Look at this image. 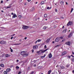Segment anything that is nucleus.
<instances>
[{"mask_svg": "<svg viewBox=\"0 0 74 74\" xmlns=\"http://www.w3.org/2000/svg\"><path fill=\"white\" fill-rule=\"evenodd\" d=\"M67 53V52L66 51H64L62 54V56H63V55H66Z\"/></svg>", "mask_w": 74, "mask_h": 74, "instance_id": "9b49d317", "label": "nucleus"}, {"mask_svg": "<svg viewBox=\"0 0 74 74\" xmlns=\"http://www.w3.org/2000/svg\"><path fill=\"white\" fill-rule=\"evenodd\" d=\"M36 64H34V67H36Z\"/></svg>", "mask_w": 74, "mask_h": 74, "instance_id": "8fccbe9b", "label": "nucleus"}, {"mask_svg": "<svg viewBox=\"0 0 74 74\" xmlns=\"http://www.w3.org/2000/svg\"><path fill=\"white\" fill-rule=\"evenodd\" d=\"M0 28H2V29H4V27H0Z\"/></svg>", "mask_w": 74, "mask_h": 74, "instance_id": "13d9d810", "label": "nucleus"}, {"mask_svg": "<svg viewBox=\"0 0 74 74\" xmlns=\"http://www.w3.org/2000/svg\"><path fill=\"white\" fill-rule=\"evenodd\" d=\"M55 12H58V10L56 9H55Z\"/></svg>", "mask_w": 74, "mask_h": 74, "instance_id": "a19ab883", "label": "nucleus"}, {"mask_svg": "<svg viewBox=\"0 0 74 74\" xmlns=\"http://www.w3.org/2000/svg\"><path fill=\"white\" fill-rule=\"evenodd\" d=\"M64 27V26H63L62 27V29H63Z\"/></svg>", "mask_w": 74, "mask_h": 74, "instance_id": "69168bd1", "label": "nucleus"}, {"mask_svg": "<svg viewBox=\"0 0 74 74\" xmlns=\"http://www.w3.org/2000/svg\"><path fill=\"white\" fill-rule=\"evenodd\" d=\"M74 10V9L73 8H72L71 9V13L72 12V11H73V10Z\"/></svg>", "mask_w": 74, "mask_h": 74, "instance_id": "c756f323", "label": "nucleus"}, {"mask_svg": "<svg viewBox=\"0 0 74 74\" xmlns=\"http://www.w3.org/2000/svg\"><path fill=\"white\" fill-rule=\"evenodd\" d=\"M47 16V14H44V17H45V18H46Z\"/></svg>", "mask_w": 74, "mask_h": 74, "instance_id": "a878e982", "label": "nucleus"}, {"mask_svg": "<svg viewBox=\"0 0 74 74\" xmlns=\"http://www.w3.org/2000/svg\"><path fill=\"white\" fill-rule=\"evenodd\" d=\"M45 56H46V55L45 54H44V56H42L41 57L42 59H43V58H45Z\"/></svg>", "mask_w": 74, "mask_h": 74, "instance_id": "4be33fe9", "label": "nucleus"}, {"mask_svg": "<svg viewBox=\"0 0 74 74\" xmlns=\"http://www.w3.org/2000/svg\"><path fill=\"white\" fill-rule=\"evenodd\" d=\"M14 38V37H13V36H12V37L10 38V39H11V40H12V38Z\"/></svg>", "mask_w": 74, "mask_h": 74, "instance_id": "09e8293b", "label": "nucleus"}, {"mask_svg": "<svg viewBox=\"0 0 74 74\" xmlns=\"http://www.w3.org/2000/svg\"><path fill=\"white\" fill-rule=\"evenodd\" d=\"M72 35H73V33H71L68 36V38H70L72 36Z\"/></svg>", "mask_w": 74, "mask_h": 74, "instance_id": "9d476101", "label": "nucleus"}, {"mask_svg": "<svg viewBox=\"0 0 74 74\" xmlns=\"http://www.w3.org/2000/svg\"><path fill=\"white\" fill-rule=\"evenodd\" d=\"M4 56H5V53H3V54H2V56L4 57Z\"/></svg>", "mask_w": 74, "mask_h": 74, "instance_id": "e433bc0d", "label": "nucleus"}, {"mask_svg": "<svg viewBox=\"0 0 74 74\" xmlns=\"http://www.w3.org/2000/svg\"><path fill=\"white\" fill-rule=\"evenodd\" d=\"M46 29H47V27L46 26H44L43 27V29L44 30H45Z\"/></svg>", "mask_w": 74, "mask_h": 74, "instance_id": "5701e85b", "label": "nucleus"}, {"mask_svg": "<svg viewBox=\"0 0 74 74\" xmlns=\"http://www.w3.org/2000/svg\"><path fill=\"white\" fill-rule=\"evenodd\" d=\"M15 34H14L11 35V36H15Z\"/></svg>", "mask_w": 74, "mask_h": 74, "instance_id": "864d4df0", "label": "nucleus"}, {"mask_svg": "<svg viewBox=\"0 0 74 74\" xmlns=\"http://www.w3.org/2000/svg\"><path fill=\"white\" fill-rule=\"evenodd\" d=\"M16 62L17 63H18V62H19V60H17Z\"/></svg>", "mask_w": 74, "mask_h": 74, "instance_id": "c03bdc74", "label": "nucleus"}, {"mask_svg": "<svg viewBox=\"0 0 74 74\" xmlns=\"http://www.w3.org/2000/svg\"><path fill=\"white\" fill-rule=\"evenodd\" d=\"M66 67H69V65H67L66 66Z\"/></svg>", "mask_w": 74, "mask_h": 74, "instance_id": "4d7b16f0", "label": "nucleus"}, {"mask_svg": "<svg viewBox=\"0 0 74 74\" xmlns=\"http://www.w3.org/2000/svg\"><path fill=\"white\" fill-rule=\"evenodd\" d=\"M45 20H46V21H47V19L46 18V19H45Z\"/></svg>", "mask_w": 74, "mask_h": 74, "instance_id": "774afa93", "label": "nucleus"}, {"mask_svg": "<svg viewBox=\"0 0 74 74\" xmlns=\"http://www.w3.org/2000/svg\"><path fill=\"white\" fill-rule=\"evenodd\" d=\"M71 60L72 62H74V58H71Z\"/></svg>", "mask_w": 74, "mask_h": 74, "instance_id": "cd10ccee", "label": "nucleus"}, {"mask_svg": "<svg viewBox=\"0 0 74 74\" xmlns=\"http://www.w3.org/2000/svg\"><path fill=\"white\" fill-rule=\"evenodd\" d=\"M72 23L71 21H69L67 24V26H70V25H71Z\"/></svg>", "mask_w": 74, "mask_h": 74, "instance_id": "39448f33", "label": "nucleus"}, {"mask_svg": "<svg viewBox=\"0 0 74 74\" xmlns=\"http://www.w3.org/2000/svg\"><path fill=\"white\" fill-rule=\"evenodd\" d=\"M52 7H50V8L49 7H47V10H50V9H51Z\"/></svg>", "mask_w": 74, "mask_h": 74, "instance_id": "412c9836", "label": "nucleus"}, {"mask_svg": "<svg viewBox=\"0 0 74 74\" xmlns=\"http://www.w3.org/2000/svg\"><path fill=\"white\" fill-rule=\"evenodd\" d=\"M34 10H35L34 8L33 7L32 8V11H34Z\"/></svg>", "mask_w": 74, "mask_h": 74, "instance_id": "72a5a7b5", "label": "nucleus"}, {"mask_svg": "<svg viewBox=\"0 0 74 74\" xmlns=\"http://www.w3.org/2000/svg\"><path fill=\"white\" fill-rule=\"evenodd\" d=\"M10 51L11 52H13V50H12V49H11L10 50Z\"/></svg>", "mask_w": 74, "mask_h": 74, "instance_id": "37998d69", "label": "nucleus"}, {"mask_svg": "<svg viewBox=\"0 0 74 74\" xmlns=\"http://www.w3.org/2000/svg\"><path fill=\"white\" fill-rule=\"evenodd\" d=\"M5 56L6 58H8L10 56V55L8 54H6L5 55Z\"/></svg>", "mask_w": 74, "mask_h": 74, "instance_id": "f3484780", "label": "nucleus"}, {"mask_svg": "<svg viewBox=\"0 0 74 74\" xmlns=\"http://www.w3.org/2000/svg\"><path fill=\"white\" fill-rule=\"evenodd\" d=\"M31 0H27V1H28V2H30V1H31Z\"/></svg>", "mask_w": 74, "mask_h": 74, "instance_id": "3c124183", "label": "nucleus"}, {"mask_svg": "<svg viewBox=\"0 0 74 74\" xmlns=\"http://www.w3.org/2000/svg\"><path fill=\"white\" fill-rule=\"evenodd\" d=\"M20 54L23 57H26V56H28V53H26V52H25V51H21Z\"/></svg>", "mask_w": 74, "mask_h": 74, "instance_id": "f257e3e1", "label": "nucleus"}, {"mask_svg": "<svg viewBox=\"0 0 74 74\" xmlns=\"http://www.w3.org/2000/svg\"><path fill=\"white\" fill-rule=\"evenodd\" d=\"M51 71H52L51 70H49L48 72V74H50V73H51Z\"/></svg>", "mask_w": 74, "mask_h": 74, "instance_id": "aec40b11", "label": "nucleus"}, {"mask_svg": "<svg viewBox=\"0 0 74 74\" xmlns=\"http://www.w3.org/2000/svg\"><path fill=\"white\" fill-rule=\"evenodd\" d=\"M48 49H47L44 50L43 51H42V50H40L39 51H37V53H39V52H41L40 53V54H41L42 53H44V52H46V51H47V50H48Z\"/></svg>", "mask_w": 74, "mask_h": 74, "instance_id": "f03ea898", "label": "nucleus"}, {"mask_svg": "<svg viewBox=\"0 0 74 74\" xmlns=\"http://www.w3.org/2000/svg\"><path fill=\"white\" fill-rule=\"evenodd\" d=\"M65 44H66V45H70V44H71V42L69 41L66 42L65 43Z\"/></svg>", "mask_w": 74, "mask_h": 74, "instance_id": "0eeeda50", "label": "nucleus"}, {"mask_svg": "<svg viewBox=\"0 0 74 74\" xmlns=\"http://www.w3.org/2000/svg\"><path fill=\"white\" fill-rule=\"evenodd\" d=\"M41 41V39H38L37 41H38V42H40V41Z\"/></svg>", "mask_w": 74, "mask_h": 74, "instance_id": "7c9ffc66", "label": "nucleus"}, {"mask_svg": "<svg viewBox=\"0 0 74 74\" xmlns=\"http://www.w3.org/2000/svg\"><path fill=\"white\" fill-rule=\"evenodd\" d=\"M60 3L61 5H62V4H64V2H63V1H60Z\"/></svg>", "mask_w": 74, "mask_h": 74, "instance_id": "a211bd4d", "label": "nucleus"}, {"mask_svg": "<svg viewBox=\"0 0 74 74\" xmlns=\"http://www.w3.org/2000/svg\"><path fill=\"white\" fill-rule=\"evenodd\" d=\"M1 67H4V64H1Z\"/></svg>", "mask_w": 74, "mask_h": 74, "instance_id": "b1692460", "label": "nucleus"}, {"mask_svg": "<svg viewBox=\"0 0 74 74\" xmlns=\"http://www.w3.org/2000/svg\"><path fill=\"white\" fill-rule=\"evenodd\" d=\"M49 58H52V54H51V53H50L49 55Z\"/></svg>", "mask_w": 74, "mask_h": 74, "instance_id": "dca6fc26", "label": "nucleus"}, {"mask_svg": "<svg viewBox=\"0 0 74 74\" xmlns=\"http://www.w3.org/2000/svg\"><path fill=\"white\" fill-rule=\"evenodd\" d=\"M16 17H17V16L16 15V14H13V16H12V18H16Z\"/></svg>", "mask_w": 74, "mask_h": 74, "instance_id": "1a4fd4ad", "label": "nucleus"}, {"mask_svg": "<svg viewBox=\"0 0 74 74\" xmlns=\"http://www.w3.org/2000/svg\"><path fill=\"white\" fill-rule=\"evenodd\" d=\"M44 4V1H42L41 3L40 4V5H43V4Z\"/></svg>", "mask_w": 74, "mask_h": 74, "instance_id": "6ab92c4d", "label": "nucleus"}, {"mask_svg": "<svg viewBox=\"0 0 74 74\" xmlns=\"http://www.w3.org/2000/svg\"><path fill=\"white\" fill-rule=\"evenodd\" d=\"M11 14L12 15L14 14V13H12Z\"/></svg>", "mask_w": 74, "mask_h": 74, "instance_id": "680f3d73", "label": "nucleus"}, {"mask_svg": "<svg viewBox=\"0 0 74 74\" xmlns=\"http://www.w3.org/2000/svg\"><path fill=\"white\" fill-rule=\"evenodd\" d=\"M7 71H5L4 72V74H7Z\"/></svg>", "mask_w": 74, "mask_h": 74, "instance_id": "bb28decb", "label": "nucleus"}, {"mask_svg": "<svg viewBox=\"0 0 74 74\" xmlns=\"http://www.w3.org/2000/svg\"><path fill=\"white\" fill-rule=\"evenodd\" d=\"M66 41V39H64L63 40H62V42H64V41Z\"/></svg>", "mask_w": 74, "mask_h": 74, "instance_id": "2f4dec72", "label": "nucleus"}, {"mask_svg": "<svg viewBox=\"0 0 74 74\" xmlns=\"http://www.w3.org/2000/svg\"><path fill=\"white\" fill-rule=\"evenodd\" d=\"M37 48H38V46L37 45H35L33 47V49H37Z\"/></svg>", "mask_w": 74, "mask_h": 74, "instance_id": "423d86ee", "label": "nucleus"}, {"mask_svg": "<svg viewBox=\"0 0 74 74\" xmlns=\"http://www.w3.org/2000/svg\"><path fill=\"white\" fill-rule=\"evenodd\" d=\"M66 30H67V29H64L62 31V33H66Z\"/></svg>", "mask_w": 74, "mask_h": 74, "instance_id": "2eb2a0df", "label": "nucleus"}, {"mask_svg": "<svg viewBox=\"0 0 74 74\" xmlns=\"http://www.w3.org/2000/svg\"><path fill=\"white\" fill-rule=\"evenodd\" d=\"M1 3H3V0H2L1 1Z\"/></svg>", "mask_w": 74, "mask_h": 74, "instance_id": "79ce46f5", "label": "nucleus"}, {"mask_svg": "<svg viewBox=\"0 0 74 74\" xmlns=\"http://www.w3.org/2000/svg\"><path fill=\"white\" fill-rule=\"evenodd\" d=\"M59 38H56V39L55 40V41L56 42H58L59 41Z\"/></svg>", "mask_w": 74, "mask_h": 74, "instance_id": "f8f14e48", "label": "nucleus"}, {"mask_svg": "<svg viewBox=\"0 0 74 74\" xmlns=\"http://www.w3.org/2000/svg\"><path fill=\"white\" fill-rule=\"evenodd\" d=\"M38 3V2H36V3H35V4H37Z\"/></svg>", "mask_w": 74, "mask_h": 74, "instance_id": "0e129e2a", "label": "nucleus"}, {"mask_svg": "<svg viewBox=\"0 0 74 74\" xmlns=\"http://www.w3.org/2000/svg\"><path fill=\"white\" fill-rule=\"evenodd\" d=\"M1 12H4V11H3V10H1Z\"/></svg>", "mask_w": 74, "mask_h": 74, "instance_id": "e2e57ef3", "label": "nucleus"}, {"mask_svg": "<svg viewBox=\"0 0 74 74\" xmlns=\"http://www.w3.org/2000/svg\"><path fill=\"white\" fill-rule=\"evenodd\" d=\"M37 41H36L35 42V44H37Z\"/></svg>", "mask_w": 74, "mask_h": 74, "instance_id": "5fc2aeb1", "label": "nucleus"}, {"mask_svg": "<svg viewBox=\"0 0 74 74\" xmlns=\"http://www.w3.org/2000/svg\"><path fill=\"white\" fill-rule=\"evenodd\" d=\"M7 8H11V7L10 6H7Z\"/></svg>", "mask_w": 74, "mask_h": 74, "instance_id": "4c0bfd02", "label": "nucleus"}, {"mask_svg": "<svg viewBox=\"0 0 74 74\" xmlns=\"http://www.w3.org/2000/svg\"><path fill=\"white\" fill-rule=\"evenodd\" d=\"M72 73H73V74H74V70L72 71Z\"/></svg>", "mask_w": 74, "mask_h": 74, "instance_id": "a18cd8bd", "label": "nucleus"}, {"mask_svg": "<svg viewBox=\"0 0 74 74\" xmlns=\"http://www.w3.org/2000/svg\"><path fill=\"white\" fill-rule=\"evenodd\" d=\"M68 58H69V59H70V58H71V56H67Z\"/></svg>", "mask_w": 74, "mask_h": 74, "instance_id": "473e14b6", "label": "nucleus"}, {"mask_svg": "<svg viewBox=\"0 0 74 74\" xmlns=\"http://www.w3.org/2000/svg\"><path fill=\"white\" fill-rule=\"evenodd\" d=\"M60 67L61 69H65V67L63 66H60Z\"/></svg>", "mask_w": 74, "mask_h": 74, "instance_id": "4468645a", "label": "nucleus"}, {"mask_svg": "<svg viewBox=\"0 0 74 74\" xmlns=\"http://www.w3.org/2000/svg\"><path fill=\"white\" fill-rule=\"evenodd\" d=\"M16 69H17V70H18V69H19V66H17L16 67Z\"/></svg>", "mask_w": 74, "mask_h": 74, "instance_id": "c85d7f7f", "label": "nucleus"}, {"mask_svg": "<svg viewBox=\"0 0 74 74\" xmlns=\"http://www.w3.org/2000/svg\"><path fill=\"white\" fill-rule=\"evenodd\" d=\"M60 39H63V37L62 36H61L60 37Z\"/></svg>", "mask_w": 74, "mask_h": 74, "instance_id": "f704fd0d", "label": "nucleus"}, {"mask_svg": "<svg viewBox=\"0 0 74 74\" xmlns=\"http://www.w3.org/2000/svg\"><path fill=\"white\" fill-rule=\"evenodd\" d=\"M24 39L25 40H26L27 39V37H25Z\"/></svg>", "mask_w": 74, "mask_h": 74, "instance_id": "6e6d98bb", "label": "nucleus"}, {"mask_svg": "<svg viewBox=\"0 0 74 74\" xmlns=\"http://www.w3.org/2000/svg\"><path fill=\"white\" fill-rule=\"evenodd\" d=\"M29 26L25 25H24L23 26L22 28L23 29V30H26V29H28V28H29Z\"/></svg>", "mask_w": 74, "mask_h": 74, "instance_id": "7ed1b4c3", "label": "nucleus"}, {"mask_svg": "<svg viewBox=\"0 0 74 74\" xmlns=\"http://www.w3.org/2000/svg\"><path fill=\"white\" fill-rule=\"evenodd\" d=\"M44 48H45V49H46V48H47V46L46 45H45Z\"/></svg>", "mask_w": 74, "mask_h": 74, "instance_id": "c9c22d12", "label": "nucleus"}, {"mask_svg": "<svg viewBox=\"0 0 74 74\" xmlns=\"http://www.w3.org/2000/svg\"><path fill=\"white\" fill-rule=\"evenodd\" d=\"M24 5H27V3H25V4H24Z\"/></svg>", "mask_w": 74, "mask_h": 74, "instance_id": "49530a36", "label": "nucleus"}, {"mask_svg": "<svg viewBox=\"0 0 74 74\" xmlns=\"http://www.w3.org/2000/svg\"><path fill=\"white\" fill-rule=\"evenodd\" d=\"M21 74V71H19L18 74Z\"/></svg>", "mask_w": 74, "mask_h": 74, "instance_id": "58836bf2", "label": "nucleus"}, {"mask_svg": "<svg viewBox=\"0 0 74 74\" xmlns=\"http://www.w3.org/2000/svg\"><path fill=\"white\" fill-rule=\"evenodd\" d=\"M72 54H73V55H74V52H72Z\"/></svg>", "mask_w": 74, "mask_h": 74, "instance_id": "052dcab7", "label": "nucleus"}, {"mask_svg": "<svg viewBox=\"0 0 74 74\" xmlns=\"http://www.w3.org/2000/svg\"><path fill=\"white\" fill-rule=\"evenodd\" d=\"M71 56H72V57H73V58L74 57V56H73V55H71Z\"/></svg>", "mask_w": 74, "mask_h": 74, "instance_id": "603ef678", "label": "nucleus"}, {"mask_svg": "<svg viewBox=\"0 0 74 74\" xmlns=\"http://www.w3.org/2000/svg\"><path fill=\"white\" fill-rule=\"evenodd\" d=\"M18 18L19 19L22 18V16L21 15H19L18 16Z\"/></svg>", "mask_w": 74, "mask_h": 74, "instance_id": "393cba45", "label": "nucleus"}, {"mask_svg": "<svg viewBox=\"0 0 74 74\" xmlns=\"http://www.w3.org/2000/svg\"><path fill=\"white\" fill-rule=\"evenodd\" d=\"M11 70L10 68H7L6 69V71H7L8 73H9Z\"/></svg>", "mask_w": 74, "mask_h": 74, "instance_id": "ddd939ff", "label": "nucleus"}, {"mask_svg": "<svg viewBox=\"0 0 74 74\" xmlns=\"http://www.w3.org/2000/svg\"><path fill=\"white\" fill-rule=\"evenodd\" d=\"M52 42L53 44V43H54V42H55V41H53Z\"/></svg>", "mask_w": 74, "mask_h": 74, "instance_id": "338daca9", "label": "nucleus"}, {"mask_svg": "<svg viewBox=\"0 0 74 74\" xmlns=\"http://www.w3.org/2000/svg\"><path fill=\"white\" fill-rule=\"evenodd\" d=\"M32 53H33V52H34V50L33 49L32 50Z\"/></svg>", "mask_w": 74, "mask_h": 74, "instance_id": "de8ad7c7", "label": "nucleus"}, {"mask_svg": "<svg viewBox=\"0 0 74 74\" xmlns=\"http://www.w3.org/2000/svg\"><path fill=\"white\" fill-rule=\"evenodd\" d=\"M66 5H67L68 4V3H67V2H66Z\"/></svg>", "mask_w": 74, "mask_h": 74, "instance_id": "bf43d9fd", "label": "nucleus"}, {"mask_svg": "<svg viewBox=\"0 0 74 74\" xmlns=\"http://www.w3.org/2000/svg\"><path fill=\"white\" fill-rule=\"evenodd\" d=\"M6 43L7 42L4 40H1L0 41V44H6Z\"/></svg>", "mask_w": 74, "mask_h": 74, "instance_id": "20e7f679", "label": "nucleus"}, {"mask_svg": "<svg viewBox=\"0 0 74 74\" xmlns=\"http://www.w3.org/2000/svg\"><path fill=\"white\" fill-rule=\"evenodd\" d=\"M51 40V38H49L47 39L46 41V43H48L50 41V40Z\"/></svg>", "mask_w": 74, "mask_h": 74, "instance_id": "6e6552de", "label": "nucleus"}, {"mask_svg": "<svg viewBox=\"0 0 74 74\" xmlns=\"http://www.w3.org/2000/svg\"><path fill=\"white\" fill-rule=\"evenodd\" d=\"M59 45H56V46H55V47H59Z\"/></svg>", "mask_w": 74, "mask_h": 74, "instance_id": "ea45409f", "label": "nucleus"}]
</instances>
